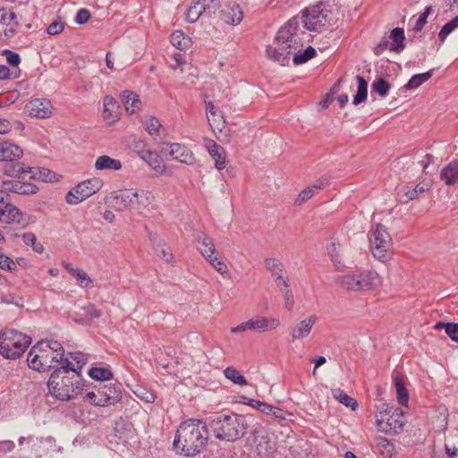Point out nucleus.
<instances>
[{"label": "nucleus", "mask_w": 458, "mask_h": 458, "mask_svg": "<svg viewBox=\"0 0 458 458\" xmlns=\"http://www.w3.org/2000/svg\"><path fill=\"white\" fill-rule=\"evenodd\" d=\"M208 439L207 424L201 420L188 419L179 425L174 446L185 456H195L205 449Z\"/></svg>", "instance_id": "obj_1"}, {"label": "nucleus", "mask_w": 458, "mask_h": 458, "mask_svg": "<svg viewBox=\"0 0 458 458\" xmlns=\"http://www.w3.org/2000/svg\"><path fill=\"white\" fill-rule=\"evenodd\" d=\"M47 387L50 394L56 399L71 400L82 390L81 374L69 360H65V365H62L52 372Z\"/></svg>", "instance_id": "obj_2"}, {"label": "nucleus", "mask_w": 458, "mask_h": 458, "mask_svg": "<svg viewBox=\"0 0 458 458\" xmlns=\"http://www.w3.org/2000/svg\"><path fill=\"white\" fill-rule=\"evenodd\" d=\"M299 22L300 18L294 16L280 28L276 38V47H267L266 53L269 59L285 65L290 55L302 47L301 40L297 35Z\"/></svg>", "instance_id": "obj_3"}, {"label": "nucleus", "mask_w": 458, "mask_h": 458, "mask_svg": "<svg viewBox=\"0 0 458 458\" xmlns=\"http://www.w3.org/2000/svg\"><path fill=\"white\" fill-rule=\"evenodd\" d=\"M208 426L217 439L228 442L242 437L249 427L245 416L221 413L211 417Z\"/></svg>", "instance_id": "obj_4"}, {"label": "nucleus", "mask_w": 458, "mask_h": 458, "mask_svg": "<svg viewBox=\"0 0 458 458\" xmlns=\"http://www.w3.org/2000/svg\"><path fill=\"white\" fill-rule=\"evenodd\" d=\"M300 20H301L304 28L308 30L320 31L324 27L332 26L335 17L329 5L318 3L305 8Z\"/></svg>", "instance_id": "obj_5"}, {"label": "nucleus", "mask_w": 458, "mask_h": 458, "mask_svg": "<svg viewBox=\"0 0 458 458\" xmlns=\"http://www.w3.org/2000/svg\"><path fill=\"white\" fill-rule=\"evenodd\" d=\"M31 344L30 336L14 329L0 334V354L7 359L19 358Z\"/></svg>", "instance_id": "obj_6"}, {"label": "nucleus", "mask_w": 458, "mask_h": 458, "mask_svg": "<svg viewBox=\"0 0 458 458\" xmlns=\"http://www.w3.org/2000/svg\"><path fill=\"white\" fill-rule=\"evenodd\" d=\"M341 287L350 291H368L381 284L378 274L374 270L347 274L338 279Z\"/></svg>", "instance_id": "obj_7"}, {"label": "nucleus", "mask_w": 458, "mask_h": 458, "mask_svg": "<svg viewBox=\"0 0 458 458\" xmlns=\"http://www.w3.org/2000/svg\"><path fill=\"white\" fill-rule=\"evenodd\" d=\"M44 344L38 342L28 354V365L38 371L48 370L54 363L63 364V360L58 358V353L54 355L53 352L47 351Z\"/></svg>", "instance_id": "obj_8"}, {"label": "nucleus", "mask_w": 458, "mask_h": 458, "mask_svg": "<svg viewBox=\"0 0 458 458\" xmlns=\"http://www.w3.org/2000/svg\"><path fill=\"white\" fill-rule=\"evenodd\" d=\"M151 199L152 196L148 191L138 192L132 189L119 190L116 191V210L128 208L140 209L148 207L151 203Z\"/></svg>", "instance_id": "obj_9"}, {"label": "nucleus", "mask_w": 458, "mask_h": 458, "mask_svg": "<svg viewBox=\"0 0 458 458\" xmlns=\"http://www.w3.org/2000/svg\"><path fill=\"white\" fill-rule=\"evenodd\" d=\"M369 242L373 256L381 261L386 260L391 247V237L384 225L377 224L371 229Z\"/></svg>", "instance_id": "obj_10"}, {"label": "nucleus", "mask_w": 458, "mask_h": 458, "mask_svg": "<svg viewBox=\"0 0 458 458\" xmlns=\"http://www.w3.org/2000/svg\"><path fill=\"white\" fill-rule=\"evenodd\" d=\"M102 182L98 178H91L78 183L66 195V202L76 205L92 196L100 190Z\"/></svg>", "instance_id": "obj_11"}, {"label": "nucleus", "mask_w": 458, "mask_h": 458, "mask_svg": "<svg viewBox=\"0 0 458 458\" xmlns=\"http://www.w3.org/2000/svg\"><path fill=\"white\" fill-rule=\"evenodd\" d=\"M279 324V319L274 317H250L248 321L231 328V332L233 334L244 331L266 332L275 329Z\"/></svg>", "instance_id": "obj_12"}, {"label": "nucleus", "mask_w": 458, "mask_h": 458, "mask_svg": "<svg viewBox=\"0 0 458 458\" xmlns=\"http://www.w3.org/2000/svg\"><path fill=\"white\" fill-rule=\"evenodd\" d=\"M279 324V319L274 317H250L248 321L231 328V332L233 334L244 331L266 332L275 329Z\"/></svg>", "instance_id": "obj_13"}, {"label": "nucleus", "mask_w": 458, "mask_h": 458, "mask_svg": "<svg viewBox=\"0 0 458 458\" xmlns=\"http://www.w3.org/2000/svg\"><path fill=\"white\" fill-rule=\"evenodd\" d=\"M219 6L220 2L218 0H198L188 8L185 20L190 23H194L200 16L211 18Z\"/></svg>", "instance_id": "obj_14"}, {"label": "nucleus", "mask_w": 458, "mask_h": 458, "mask_svg": "<svg viewBox=\"0 0 458 458\" xmlns=\"http://www.w3.org/2000/svg\"><path fill=\"white\" fill-rule=\"evenodd\" d=\"M22 217L21 211L12 204L10 196L0 191V222L4 224L18 223L21 224Z\"/></svg>", "instance_id": "obj_15"}, {"label": "nucleus", "mask_w": 458, "mask_h": 458, "mask_svg": "<svg viewBox=\"0 0 458 458\" xmlns=\"http://www.w3.org/2000/svg\"><path fill=\"white\" fill-rule=\"evenodd\" d=\"M162 151L167 153L174 160L187 165H193L196 162L193 152L185 145L180 143H168Z\"/></svg>", "instance_id": "obj_16"}, {"label": "nucleus", "mask_w": 458, "mask_h": 458, "mask_svg": "<svg viewBox=\"0 0 458 458\" xmlns=\"http://www.w3.org/2000/svg\"><path fill=\"white\" fill-rule=\"evenodd\" d=\"M25 112L30 116L46 119L52 114V105L47 98L32 99L25 106Z\"/></svg>", "instance_id": "obj_17"}, {"label": "nucleus", "mask_w": 458, "mask_h": 458, "mask_svg": "<svg viewBox=\"0 0 458 458\" xmlns=\"http://www.w3.org/2000/svg\"><path fill=\"white\" fill-rule=\"evenodd\" d=\"M219 8L221 19L229 25H238L243 19V12L235 2L225 3L223 5L220 4Z\"/></svg>", "instance_id": "obj_18"}, {"label": "nucleus", "mask_w": 458, "mask_h": 458, "mask_svg": "<svg viewBox=\"0 0 458 458\" xmlns=\"http://www.w3.org/2000/svg\"><path fill=\"white\" fill-rule=\"evenodd\" d=\"M3 188L5 193L13 192L21 195L35 194L38 190V188L32 183L20 181H4Z\"/></svg>", "instance_id": "obj_19"}, {"label": "nucleus", "mask_w": 458, "mask_h": 458, "mask_svg": "<svg viewBox=\"0 0 458 458\" xmlns=\"http://www.w3.org/2000/svg\"><path fill=\"white\" fill-rule=\"evenodd\" d=\"M206 148L208 154L215 162V167L217 170H223L226 165L225 153L223 148L216 143L213 140L205 139Z\"/></svg>", "instance_id": "obj_20"}, {"label": "nucleus", "mask_w": 458, "mask_h": 458, "mask_svg": "<svg viewBox=\"0 0 458 458\" xmlns=\"http://www.w3.org/2000/svg\"><path fill=\"white\" fill-rule=\"evenodd\" d=\"M149 167H151L157 174L165 173V165L163 158L156 152L148 149L140 157Z\"/></svg>", "instance_id": "obj_21"}, {"label": "nucleus", "mask_w": 458, "mask_h": 458, "mask_svg": "<svg viewBox=\"0 0 458 458\" xmlns=\"http://www.w3.org/2000/svg\"><path fill=\"white\" fill-rule=\"evenodd\" d=\"M22 156V150L17 145L0 142V161L13 162Z\"/></svg>", "instance_id": "obj_22"}, {"label": "nucleus", "mask_w": 458, "mask_h": 458, "mask_svg": "<svg viewBox=\"0 0 458 458\" xmlns=\"http://www.w3.org/2000/svg\"><path fill=\"white\" fill-rule=\"evenodd\" d=\"M122 102L126 112L130 114H132L141 109V101L139 96L132 91H123L122 95Z\"/></svg>", "instance_id": "obj_23"}, {"label": "nucleus", "mask_w": 458, "mask_h": 458, "mask_svg": "<svg viewBox=\"0 0 458 458\" xmlns=\"http://www.w3.org/2000/svg\"><path fill=\"white\" fill-rule=\"evenodd\" d=\"M430 189L428 182L418 183L413 189L405 186L403 189V195L400 197L402 202L407 203L408 201L416 199L419 196Z\"/></svg>", "instance_id": "obj_24"}, {"label": "nucleus", "mask_w": 458, "mask_h": 458, "mask_svg": "<svg viewBox=\"0 0 458 458\" xmlns=\"http://www.w3.org/2000/svg\"><path fill=\"white\" fill-rule=\"evenodd\" d=\"M388 39L390 42V51L394 53H401L405 48V35L402 28H394L391 30Z\"/></svg>", "instance_id": "obj_25"}, {"label": "nucleus", "mask_w": 458, "mask_h": 458, "mask_svg": "<svg viewBox=\"0 0 458 458\" xmlns=\"http://www.w3.org/2000/svg\"><path fill=\"white\" fill-rule=\"evenodd\" d=\"M316 319L312 317H309L298 323L293 329L292 337L293 340L301 339L309 335L312 327L314 326Z\"/></svg>", "instance_id": "obj_26"}, {"label": "nucleus", "mask_w": 458, "mask_h": 458, "mask_svg": "<svg viewBox=\"0 0 458 458\" xmlns=\"http://www.w3.org/2000/svg\"><path fill=\"white\" fill-rule=\"evenodd\" d=\"M206 111L208 121L212 130H219L222 131L221 126H224L225 121L222 116L216 114V109L211 101L206 102Z\"/></svg>", "instance_id": "obj_27"}, {"label": "nucleus", "mask_w": 458, "mask_h": 458, "mask_svg": "<svg viewBox=\"0 0 458 458\" xmlns=\"http://www.w3.org/2000/svg\"><path fill=\"white\" fill-rule=\"evenodd\" d=\"M440 178L447 185H454L458 183V164L450 163L445 166L440 173Z\"/></svg>", "instance_id": "obj_28"}, {"label": "nucleus", "mask_w": 458, "mask_h": 458, "mask_svg": "<svg viewBox=\"0 0 458 458\" xmlns=\"http://www.w3.org/2000/svg\"><path fill=\"white\" fill-rule=\"evenodd\" d=\"M199 243V250L200 253L208 258L215 254L216 249L213 240L203 233H199L196 237Z\"/></svg>", "instance_id": "obj_29"}, {"label": "nucleus", "mask_w": 458, "mask_h": 458, "mask_svg": "<svg viewBox=\"0 0 458 458\" xmlns=\"http://www.w3.org/2000/svg\"><path fill=\"white\" fill-rule=\"evenodd\" d=\"M116 432L119 433L118 438L123 444L135 437V429L133 425L129 421L121 420L116 422Z\"/></svg>", "instance_id": "obj_30"}, {"label": "nucleus", "mask_w": 458, "mask_h": 458, "mask_svg": "<svg viewBox=\"0 0 458 458\" xmlns=\"http://www.w3.org/2000/svg\"><path fill=\"white\" fill-rule=\"evenodd\" d=\"M142 124L148 133L157 140L160 136L161 123L156 117L152 115H145L142 119Z\"/></svg>", "instance_id": "obj_31"}, {"label": "nucleus", "mask_w": 458, "mask_h": 458, "mask_svg": "<svg viewBox=\"0 0 458 458\" xmlns=\"http://www.w3.org/2000/svg\"><path fill=\"white\" fill-rule=\"evenodd\" d=\"M276 284L279 291L284 293L285 298V306L289 311H291V306L293 305V294L289 289L288 280L284 277L283 274L274 277Z\"/></svg>", "instance_id": "obj_32"}, {"label": "nucleus", "mask_w": 458, "mask_h": 458, "mask_svg": "<svg viewBox=\"0 0 458 458\" xmlns=\"http://www.w3.org/2000/svg\"><path fill=\"white\" fill-rule=\"evenodd\" d=\"M85 399L91 404L97 406H106L111 403V395L106 392L98 390V392H88L85 395Z\"/></svg>", "instance_id": "obj_33"}, {"label": "nucleus", "mask_w": 458, "mask_h": 458, "mask_svg": "<svg viewBox=\"0 0 458 458\" xmlns=\"http://www.w3.org/2000/svg\"><path fill=\"white\" fill-rule=\"evenodd\" d=\"M327 250L334 266L339 269L343 266L341 244L333 240L327 245Z\"/></svg>", "instance_id": "obj_34"}, {"label": "nucleus", "mask_w": 458, "mask_h": 458, "mask_svg": "<svg viewBox=\"0 0 458 458\" xmlns=\"http://www.w3.org/2000/svg\"><path fill=\"white\" fill-rule=\"evenodd\" d=\"M355 79L357 80L358 82V89L353 97L352 104L354 106H358L367 99L368 83L366 80L360 75H356Z\"/></svg>", "instance_id": "obj_35"}, {"label": "nucleus", "mask_w": 458, "mask_h": 458, "mask_svg": "<svg viewBox=\"0 0 458 458\" xmlns=\"http://www.w3.org/2000/svg\"><path fill=\"white\" fill-rule=\"evenodd\" d=\"M333 397L344 406L351 408L355 411L358 408V403L355 399L348 395L345 392L340 388L332 389Z\"/></svg>", "instance_id": "obj_36"}, {"label": "nucleus", "mask_w": 458, "mask_h": 458, "mask_svg": "<svg viewBox=\"0 0 458 458\" xmlns=\"http://www.w3.org/2000/svg\"><path fill=\"white\" fill-rule=\"evenodd\" d=\"M172 45L180 50H185L190 47L191 39L185 36L182 31L176 30L171 35L170 39Z\"/></svg>", "instance_id": "obj_37"}, {"label": "nucleus", "mask_w": 458, "mask_h": 458, "mask_svg": "<svg viewBox=\"0 0 458 458\" xmlns=\"http://www.w3.org/2000/svg\"><path fill=\"white\" fill-rule=\"evenodd\" d=\"M4 174L9 176H17L20 174L31 172V167H25L23 164L16 162H8L3 167Z\"/></svg>", "instance_id": "obj_38"}, {"label": "nucleus", "mask_w": 458, "mask_h": 458, "mask_svg": "<svg viewBox=\"0 0 458 458\" xmlns=\"http://www.w3.org/2000/svg\"><path fill=\"white\" fill-rule=\"evenodd\" d=\"M114 110V98L111 95H107L105 97L103 103V118L109 125L114 123V120L113 119Z\"/></svg>", "instance_id": "obj_39"}, {"label": "nucleus", "mask_w": 458, "mask_h": 458, "mask_svg": "<svg viewBox=\"0 0 458 458\" xmlns=\"http://www.w3.org/2000/svg\"><path fill=\"white\" fill-rule=\"evenodd\" d=\"M433 72L434 70H430L423 73H418L413 75L409 80V81L404 85V88L407 89H411L420 87L421 84H423L432 77Z\"/></svg>", "instance_id": "obj_40"}, {"label": "nucleus", "mask_w": 458, "mask_h": 458, "mask_svg": "<svg viewBox=\"0 0 458 458\" xmlns=\"http://www.w3.org/2000/svg\"><path fill=\"white\" fill-rule=\"evenodd\" d=\"M125 145L131 149L132 151L136 152L139 157L143 155V152H146L148 149H146V144L143 140L140 139H138L134 135L128 136L125 140Z\"/></svg>", "instance_id": "obj_41"}, {"label": "nucleus", "mask_w": 458, "mask_h": 458, "mask_svg": "<svg viewBox=\"0 0 458 458\" xmlns=\"http://www.w3.org/2000/svg\"><path fill=\"white\" fill-rule=\"evenodd\" d=\"M224 375L225 377L232 381L235 385L239 386H246L247 380L246 378L240 373L238 369H236L234 367L230 366L224 369Z\"/></svg>", "instance_id": "obj_42"}, {"label": "nucleus", "mask_w": 458, "mask_h": 458, "mask_svg": "<svg viewBox=\"0 0 458 458\" xmlns=\"http://www.w3.org/2000/svg\"><path fill=\"white\" fill-rule=\"evenodd\" d=\"M394 386L398 403L402 405H407L409 402V393L403 381L399 377H395L394 378Z\"/></svg>", "instance_id": "obj_43"}, {"label": "nucleus", "mask_w": 458, "mask_h": 458, "mask_svg": "<svg viewBox=\"0 0 458 458\" xmlns=\"http://www.w3.org/2000/svg\"><path fill=\"white\" fill-rule=\"evenodd\" d=\"M40 344H45L44 346L47 351L53 352L54 355L58 353V358L63 360L62 365H65V360H69L68 358H64V350L63 345L55 340H41Z\"/></svg>", "instance_id": "obj_44"}, {"label": "nucleus", "mask_w": 458, "mask_h": 458, "mask_svg": "<svg viewBox=\"0 0 458 458\" xmlns=\"http://www.w3.org/2000/svg\"><path fill=\"white\" fill-rule=\"evenodd\" d=\"M30 173L31 174L30 177L41 180L43 182H55L58 180L56 174L47 168L37 167L35 168V171L33 170V168H31V172Z\"/></svg>", "instance_id": "obj_45"}, {"label": "nucleus", "mask_w": 458, "mask_h": 458, "mask_svg": "<svg viewBox=\"0 0 458 458\" xmlns=\"http://www.w3.org/2000/svg\"><path fill=\"white\" fill-rule=\"evenodd\" d=\"M88 374L91 378L98 381L108 380L113 377V373L109 369L102 367L91 368Z\"/></svg>", "instance_id": "obj_46"}, {"label": "nucleus", "mask_w": 458, "mask_h": 458, "mask_svg": "<svg viewBox=\"0 0 458 458\" xmlns=\"http://www.w3.org/2000/svg\"><path fill=\"white\" fill-rule=\"evenodd\" d=\"M316 55V49L309 46L302 53L300 51L295 53L293 58V64L296 65L302 64Z\"/></svg>", "instance_id": "obj_47"}, {"label": "nucleus", "mask_w": 458, "mask_h": 458, "mask_svg": "<svg viewBox=\"0 0 458 458\" xmlns=\"http://www.w3.org/2000/svg\"><path fill=\"white\" fill-rule=\"evenodd\" d=\"M265 267L270 271L272 276L275 277L283 274L284 272V265L278 259L275 258H267L265 259Z\"/></svg>", "instance_id": "obj_48"}, {"label": "nucleus", "mask_w": 458, "mask_h": 458, "mask_svg": "<svg viewBox=\"0 0 458 458\" xmlns=\"http://www.w3.org/2000/svg\"><path fill=\"white\" fill-rule=\"evenodd\" d=\"M372 91L377 92L380 97L385 98L390 89V84L383 78L376 79L371 84Z\"/></svg>", "instance_id": "obj_49"}, {"label": "nucleus", "mask_w": 458, "mask_h": 458, "mask_svg": "<svg viewBox=\"0 0 458 458\" xmlns=\"http://www.w3.org/2000/svg\"><path fill=\"white\" fill-rule=\"evenodd\" d=\"M132 391L137 397L147 403H153L156 400L155 394L142 386H137L136 389Z\"/></svg>", "instance_id": "obj_50"}, {"label": "nucleus", "mask_w": 458, "mask_h": 458, "mask_svg": "<svg viewBox=\"0 0 458 458\" xmlns=\"http://www.w3.org/2000/svg\"><path fill=\"white\" fill-rule=\"evenodd\" d=\"M72 276L76 278L77 284L81 287L87 288L92 285L91 278L84 270L78 268Z\"/></svg>", "instance_id": "obj_51"}, {"label": "nucleus", "mask_w": 458, "mask_h": 458, "mask_svg": "<svg viewBox=\"0 0 458 458\" xmlns=\"http://www.w3.org/2000/svg\"><path fill=\"white\" fill-rule=\"evenodd\" d=\"M95 168L97 170L114 169V158L108 156H100L95 162Z\"/></svg>", "instance_id": "obj_52"}, {"label": "nucleus", "mask_w": 458, "mask_h": 458, "mask_svg": "<svg viewBox=\"0 0 458 458\" xmlns=\"http://www.w3.org/2000/svg\"><path fill=\"white\" fill-rule=\"evenodd\" d=\"M156 253L158 257L167 262L173 260V253L168 246L164 242H158L156 246Z\"/></svg>", "instance_id": "obj_53"}, {"label": "nucleus", "mask_w": 458, "mask_h": 458, "mask_svg": "<svg viewBox=\"0 0 458 458\" xmlns=\"http://www.w3.org/2000/svg\"><path fill=\"white\" fill-rule=\"evenodd\" d=\"M16 19V14L6 8H0V26L9 25Z\"/></svg>", "instance_id": "obj_54"}, {"label": "nucleus", "mask_w": 458, "mask_h": 458, "mask_svg": "<svg viewBox=\"0 0 458 458\" xmlns=\"http://www.w3.org/2000/svg\"><path fill=\"white\" fill-rule=\"evenodd\" d=\"M2 55L6 57L7 63L13 67H17L21 63V57L19 54L12 50L4 49L2 52Z\"/></svg>", "instance_id": "obj_55"}, {"label": "nucleus", "mask_w": 458, "mask_h": 458, "mask_svg": "<svg viewBox=\"0 0 458 458\" xmlns=\"http://www.w3.org/2000/svg\"><path fill=\"white\" fill-rule=\"evenodd\" d=\"M16 264L10 257L0 253V268L8 271H13L16 269Z\"/></svg>", "instance_id": "obj_56"}, {"label": "nucleus", "mask_w": 458, "mask_h": 458, "mask_svg": "<svg viewBox=\"0 0 458 458\" xmlns=\"http://www.w3.org/2000/svg\"><path fill=\"white\" fill-rule=\"evenodd\" d=\"M249 404L251 407L258 409L259 411H261L262 413H265V414H270L271 411H273L272 405L267 404L263 402H260V401H258V400L251 399V400H250Z\"/></svg>", "instance_id": "obj_57"}, {"label": "nucleus", "mask_w": 458, "mask_h": 458, "mask_svg": "<svg viewBox=\"0 0 458 458\" xmlns=\"http://www.w3.org/2000/svg\"><path fill=\"white\" fill-rule=\"evenodd\" d=\"M445 331L453 341L458 343V322L446 323L445 325Z\"/></svg>", "instance_id": "obj_58"}, {"label": "nucleus", "mask_w": 458, "mask_h": 458, "mask_svg": "<svg viewBox=\"0 0 458 458\" xmlns=\"http://www.w3.org/2000/svg\"><path fill=\"white\" fill-rule=\"evenodd\" d=\"M207 259L209 261V263L214 267V268H216L221 274L225 273L227 271V267L225 264V262L222 261L217 257H213L212 255L211 257H208Z\"/></svg>", "instance_id": "obj_59"}, {"label": "nucleus", "mask_w": 458, "mask_h": 458, "mask_svg": "<svg viewBox=\"0 0 458 458\" xmlns=\"http://www.w3.org/2000/svg\"><path fill=\"white\" fill-rule=\"evenodd\" d=\"M386 49L390 51V42L388 38H382L377 45L374 47V54L376 55H382Z\"/></svg>", "instance_id": "obj_60"}, {"label": "nucleus", "mask_w": 458, "mask_h": 458, "mask_svg": "<svg viewBox=\"0 0 458 458\" xmlns=\"http://www.w3.org/2000/svg\"><path fill=\"white\" fill-rule=\"evenodd\" d=\"M380 418L377 419V423L379 430L384 432H389L392 429V424L389 422L388 418L384 417L383 411L379 412Z\"/></svg>", "instance_id": "obj_61"}, {"label": "nucleus", "mask_w": 458, "mask_h": 458, "mask_svg": "<svg viewBox=\"0 0 458 458\" xmlns=\"http://www.w3.org/2000/svg\"><path fill=\"white\" fill-rule=\"evenodd\" d=\"M313 188L308 187L301 191L296 199V203L301 205L306 200L310 199L314 195Z\"/></svg>", "instance_id": "obj_62"}, {"label": "nucleus", "mask_w": 458, "mask_h": 458, "mask_svg": "<svg viewBox=\"0 0 458 458\" xmlns=\"http://www.w3.org/2000/svg\"><path fill=\"white\" fill-rule=\"evenodd\" d=\"M64 29V24L61 21H55L49 24L47 29V32L51 36H55L61 33Z\"/></svg>", "instance_id": "obj_63"}, {"label": "nucleus", "mask_w": 458, "mask_h": 458, "mask_svg": "<svg viewBox=\"0 0 458 458\" xmlns=\"http://www.w3.org/2000/svg\"><path fill=\"white\" fill-rule=\"evenodd\" d=\"M90 18V13L87 9H80L75 16V22L78 24L86 23Z\"/></svg>", "instance_id": "obj_64"}]
</instances>
